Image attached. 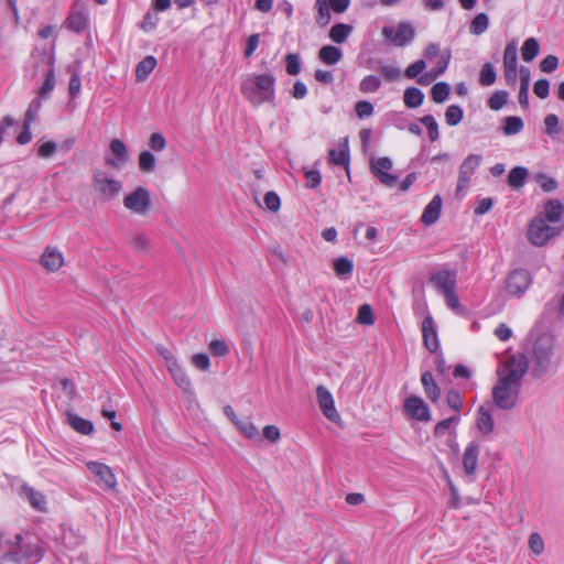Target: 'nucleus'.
Segmentation results:
<instances>
[{
  "instance_id": "obj_34",
  "label": "nucleus",
  "mask_w": 564,
  "mask_h": 564,
  "mask_svg": "<svg viewBox=\"0 0 564 564\" xmlns=\"http://www.w3.org/2000/svg\"><path fill=\"white\" fill-rule=\"evenodd\" d=\"M523 120L518 116H510L505 118V124L501 130L505 135H514L523 129Z\"/></svg>"
},
{
  "instance_id": "obj_26",
  "label": "nucleus",
  "mask_w": 564,
  "mask_h": 564,
  "mask_svg": "<svg viewBox=\"0 0 564 564\" xmlns=\"http://www.w3.org/2000/svg\"><path fill=\"white\" fill-rule=\"evenodd\" d=\"M64 262L62 253L56 249L47 248L41 258L42 265L48 271L58 270Z\"/></svg>"
},
{
  "instance_id": "obj_21",
  "label": "nucleus",
  "mask_w": 564,
  "mask_h": 564,
  "mask_svg": "<svg viewBox=\"0 0 564 564\" xmlns=\"http://www.w3.org/2000/svg\"><path fill=\"white\" fill-rule=\"evenodd\" d=\"M328 160L332 164L344 166L347 174L349 175V147L347 138L344 142L339 143L338 151L335 149H329L328 151Z\"/></svg>"
},
{
  "instance_id": "obj_17",
  "label": "nucleus",
  "mask_w": 564,
  "mask_h": 564,
  "mask_svg": "<svg viewBox=\"0 0 564 564\" xmlns=\"http://www.w3.org/2000/svg\"><path fill=\"white\" fill-rule=\"evenodd\" d=\"M422 334H423V344H424L425 348L430 352L436 354L440 348V343H438L434 321L431 315L425 316L422 322Z\"/></svg>"
},
{
  "instance_id": "obj_8",
  "label": "nucleus",
  "mask_w": 564,
  "mask_h": 564,
  "mask_svg": "<svg viewBox=\"0 0 564 564\" xmlns=\"http://www.w3.org/2000/svg\"><path fill=\"white\" fill-rule=\"evenodd\" d=\"M403 410L416 421L430 422L432 420L430 408L421 397H408L403 402Z\"/></svg>"
},
{
  "instance_id": "obj_44",
  "label": "nucleus",
  "mask_w": 564,
  "mask_h": 564,
  "mask_svg": "<svg viewBox=\"0 0 564 564\" xmlns=\"http://www.w3.org/2000/svg\"><path fill=\"white\" fill-rule=\"evenodd\" d=\"M376 68L387 82H394L401 77V69L399 67L384 65L382 61H378Z\"/></svg>"
},
{
  "instance_id": "obj_49",
  "label": "nucleus",
  "mask_w": 564,
  "mask_h": 564,
  "mask_svg": "<svg viewBox=\"0 0 564 564\" xmlns=\"http://www.w3.org/2000/svg\"><path fill=\"white\" fill-rule=\"evenodd\" d=\"M356 322L361 325H372L375 323V315L369 304L359 306Z\"/></svg>"
},
{
  "instance_id": "obj_13",
  "label": "nucleus",
  "mask_w": 564,
  "mask_h": 564,
  "mask_svg": "<svg viewBox=\"0 0 564 564\" xmlns=\"http://www.w3.org/2000/svg\"><path fill=\"white\" fill-rule=\"evenodd\" d=\"M86 466L88 470L98 479L100 486L106 489L116 488L117 480L109 466L98 462H88Z\"/></svg>"
},
{
  "instance_id": "obj_53",
  "label": "nucleus",
  "mask_w": 564,
  "mask_h": 564,
  "mask_svg": "<svg viewBox=\"0 0 564 564\" xmlns=\"http://www.w3.org/2000/svg\"><path fill=\"white\" fill-rule=\"evenodd\" d=\"M535 180L545 193L553 192L557 188L556 180L544 173L536 174Z\"/></svg>"
},
{
  "instance_id": "obj_64",
  "label": "nucleus",
  "mask_w": 564,
  "mask_h": 564,
  "mask_svg": "<svg viewBox=\"0 0 564 564\" xmlns=\"http://www.w3.org/2000/svg\"><path fill=\"white\" fill-rule=\"evenodd\" d=\"M558 66V58L555 55H547L540 62V68L543 73H553Z\"/></svg>"
},
{
  "instance_id": "obj_15",
  "label": "nucleus",
  "mask_w": 564,
  "mask_h": 564,
  "mask_svg": "<svg viewBox=\"0 0 564 564\" xmlns=\"http://www.w3.org/2000/svg\"><path fill=\"white\" fill-rule=\"evenodd\" d=\"M42 556V551L36 544H20L18 550L7 553V557L14 563L37 562Z\"/></svg>"
},
{
  "instance_id": "obj_58",
  "label": "nucleus",
  "mask_w": 564,
  "mask_h": 564,
  "mask_svg": "<svg viewBox=\"0 0 564 564\" xmlns=\"http://www.w3.org/2000/svg\"><path fill=\"white\" fill-rule=\"evenodd\" d=\"M425 67L426 64L424 59H417L405 68L404 75L405 77L413 79L417 77L425 69Z\"/></svg>"
},
{
  "instance_id": "obj_48",
  "label": "nucleus",
  "mask_w": 564,
  "mask_h": 564,
  "mask_svg": "<svg viewBox=\"0 0 564 564\" xmlns=\"http://www.w3.org/2000/svg\"><path fill=\"white\" fill-rule=\"evenodd\" d=\"M420 122L426 127V129L429 131V138L432 142L438 140V138H440L438 124L432 115L423 116L420 119Z\"/></svg>"
},
{
  "instance_id": "obj_60",
  "label": "nucleus",
  "mask_w": 564,
  "mask_h": 564,
  "mask_svg": "<svg viewBox=\"0 0 564 564\" xmlns=\"http://www.w3.org/2000/svg\"><path fill=\"white\" fill-rule=\"evenodd\" d=\"M355 111L360 119L370 117L373 113V105L368 100H359L355 105Z\"/></svg>"
},
{
  "instance_id": "obj_9",
  "label": "nucleus",
  "mask_w": 564,
  "mask_h": 564,
  "mask_svg": "<svg viewBox=\"0 0 564 564\" xmlns=\"http://www.w3.org/2000/svg\"><path fill=\"white\" fill-rule=\"evenodd\" d=\"M129 161V152L126 144L119 140L113 139L109 145V153L105 156L107 165L121 170Z\"/></svg>"
},
{
  "instance_id": "obj_19",
  "label": "nucleus",
  "mask_w": 564,
  "mask_h": 564,
  "mask_svg": "<svg viewBox=\"0 0 564 564\" xmlns=\"http://www.w3.org/2000/svg\"><path fill=\"white\" fill-rule=\"evenodd\" d=\"M480 445L476 441H471L465 448L463 454V467L467 476L474 477L477 470Z\"/></svg>"
},
{
  "instance_id": "obj_4",
  "label": "nucleus",
  "mask_w": 564,
  "mask_h": 564,
  "mask_svg": "<svg viewBox=\"0 0 564 564\" xmlns=\"http://www.w3.org/2000/svg\"><path fill=\"white\" fill-rule=\"evenodd\" d=\"M558 234L560 231L555 227L546 224V220L542 215H538L530 221L527 237L532 245L541 247Z\"/></svg>"
},
{
  "instance_id": "obj_35",
  "label": "nucleus",
  "mask_w": 564,
  "mask_h": 564,
  "mask_svg": "<svg viewBox=\"0 0 564 564\" xmlns=\"http://www.w3.org/2000/svg\"><path fill=\"white\" fill-rule=\"evenodd\" d=\"M56 85L55 73L52 67H50L45 74V80L43 85L39 88L37 94L39 98H48L54 90Z\"/></svg>"
},
{
  "instance_id": "obj_5",
  "label": "nucleus",
  "mask_w": 564,
  "mask_h": 564,
  "mask_svg": "<svg viewBox=\"0 0 564 564\" xmlns=\"http://www.w3.org/2000/svg\"><path fill=\"white\" fill-rule=\"evenodd\" d=\"M532 283L531 273L522 268L512 270L506 279V290L509 295L521 297Z\"/></svg>"
},
{
  "instance_id": "obj_3",
  "label": "nucleus",
  "mask_w": 564,
  "mask_h": 564,
  "mask_svg": "<svg viewBox=\"0 0 564 564\" xmlns=\"http://www.w3.org/2000/svg\"><path fill=\"white\" fill-rule=\"evenodd\" d=\"M240 90L252 106L258 107L264 102L274 104L275 76L271 72L249 75L241 82Z\"/></svg>"
},
{
  "instance_id": "obj_41",
  "label": "nucleus",
  "mask_w": 564,
  "mask_h": 564,
  "mask_svg": "<svg viewBox=\"0 0 564 564\" xmlns=\"http://www.w3.org/2000/svg\"><path fill=\"white\" fill-rule=\"evenodd\" d=\"M497 79L495 67L491 63L487 62L481 66L479 74V84L481 86H491Z\"/></svg>"
},
{
  "instance_id": "obj_14",
  "label": "nucleus",
  "mask_w": 564,
  "mask_h": 564,
  "mask_svg": "<svg viewBox=\"0 0 564 564\" xmlns=\"http://www.w3.org/2000/svg\"><path fill=\"white\" fill-rule=\"evenodd\" d=\"M93 181L95 189L106 197L116 196L122 188L120 182L108 178L101 171H95Z\"/></svg>"
},
{
  "instance_id": "obj_16",
  "label": "nucleus",
  "mask_w": 564,
  "mask_h": 564,
  "mask_svg": "<svg viewBox=\"0 0 564 564\" xmlns=\"http://www.w3.org/2000/svg\"><path fill=\"white\" fill-rule=\"evenodd\" d=\"M318 405L323 414L332 422L339 420V414L335 409V403L332 393L324 386H318L316 389Z\"/></svg>"
},
{
  "instance_id": "obj_25",
  "label": "nucleus",
  "mask_w": 564,
  "mask_h": 564,
  "mask_svg": "<svg viewBox=\"0 0 564 564\" xmlns=\"http://www.w3.org/2000/svg\"><path fill=\"white\" fill-rule=\"evenodd\" d=\"M176 386L184 392H188L192 389V383L184 369L177 361L171 362L167 368Z\"/></svg>"
},
{
  "instance_id": "obj_61",
  "label": "nucleus",
  "mask_w": 564,
  "mask_h": 564,
  "mask_svg": "<svg viewBox=\"0 0 564 564\" xmlns=\"http://www.w3.org/2000/svg\"><path fill=\"white\" fill-rule=\"evenodd\" d=\"M451 51L445 50L441 53L440 59L437 62V65L433 68L434 73L440 77L442 74L445 73V70L448 67L449 61H451Z\"/></svg>"
},
{
  "instance_id": "obj_57",
  "label": "nucleus",
  "mask_w": 564,
  "mask_h": 564,
  "mask_svg": "<svg viewBox=\"0 0 564 564\" xmlns=\"http://www.w3.org/2000/svg\"><path fill=\"white\" fill-rule=\"evenodd\" d=\"M529 547L535 554L540 555L544 551V542L538 532H533L529 536Z\"/></svg>"
},
{
  "instance_id": "obj_46",
  "label": "nucleus",
  "mask_w": 564,
  "mask_h": 564,
  "mask_svg": "<svg viewBox=\"0 0 564 564\" xmlns=\"http://www.w3.org/2000/svg\"><path fill=\"white\" fill-rule=\"evenodd\" d=\"M302 63L300 55L296 53H289L285 56V72L291 76H295L301 73Z\"/></svg>"
},
{
  "instance_id": "obj_56",
  "label": "nucleus",
  "mask_w": 564,
  "mask_h": 564,
  "mask_svg": "<svg viewBox=\"0 0 564 564\" xmlns=\"http://www.w3.org/2000/svg\"><path fill=\"white\" fill-rule=\"evenodd\" d=\"M303 171H304V176L307 181V183H306L307 188H316L321 185L322 175L318 170L303 169Z\"/></svg>"
},
{
  "instance_id": "obj_30",
  "label": "nucleus",
  "mask_w": 564,
  "mask_h": 564,
  "mask_svg": "<svg viewBox=\"0 0 564 564\" xmlns=\"http://www.w3.org/2000/svg\"><path fill=\"white\" fill-rule=\"evenodd\" d=\"M333 268L339 279L346 280L352 273L354 263L348 257L343 256L334 260Z\"/></svg>"
},
{
  "instance_id": "obj_37",
  "label": "nucleus",
  "mask_w": 564,
  "mask_h": 564,
  "mask_svg": "<svg viewBox=\"0 0 564 564\" xmlns=\"http://www.w3.org/2000/svg\"><path fill=\"white\" fill-rule=\"evenodd\" d=\"M451 94V86L446 82H438L434 84L431 89L432 99L437 102H444Z\"/></svg>"
},
{
  "instance_id": "obj_38",
  "label": "nucleus",
  "mask_w": 564,
  "mask_h": 564,
  "mask_svg": "<svg viewBox=\"0 0 564 564\" xmlns=\"http://www.w3.org/2000/svg\"><path fill=\"white\" fill-rule=\"evenodd\" d=\"M488 15L484 12L478 13L470 22L469 32L474 35H480L488 29Z\"/></svg>"
},
{
  "instance_id": "obj_24",
  "label": "nucleus",
  "mask_w": 564,
  "mask_h": 564,
  "mask_svg": "<svg viewBox=\"0 0 564 564\" xmlns=\"http://www.w3.org/2000/svg\"><path fill=\"white\" fill-rule=\"evenodd\" d=\"M476 426L484 435H489L494 432L495 422L492 415L484 405L477 409Z\"/></svg>"
},
{
  "instance_id": "obj_22",
  "label": "nucleus",
  "mask_w": 564,
  "mask_h": 564,
  "mask_svg": "<svg viewBox=\"0 0 564 564\" xmlns=\"http://www.w3.org/2000/svg\"><path fill=\"white\" fill-rule=\"evenodd\" d=\"M421 382L424 389V393L426 398L432 403H437L442 395L441 387L435 381L433 373L430 370H426L421 376Z\"/></svg>"
},
{
  "instance_id": "obj_54",
  "label": "nucleus",
  "mask_w": 564,
  "mask_h": 564,
  "mask_svg": "<svg viewBox=\"0 0 564 564\" xmlns=\"http://www.w3.org/2000/svg\"><path fill=\"white\" fill-rule=\"evenodd\" d=\"M41 107H42L41 98H39V97L34 98L30 102L29 108L25 111L24 122H28V124H32L37 117V113H39Z\"/></svg>"
},
{
  "instance_id": "obj_29",
  "label": "nucleus",
  "mask_w": 564,
  "mask_h": 564,
  "mask_svg": "<svg viewBox=\"0 0 564 564\" xmlns=\"http://www.w3.org/2000/svg\"><path fill=\"white\" fill-rule=\"evenodd\" d=\"M529 175V171L527 167L523 166H516L510 170L507 182L510 187L513 189H519L523 187L525 184L527 177Z\"/></svg>"
},
{
  "instance_id": "obj_6",
  "label": "nucleus",
  "mask_w": 564,
  "mask_h": 564,
  "mask_svg": "<svg viewBox=\"0 0 564 564\" xmlns=\"http://www.w3.org/2000/svg\"><path fill=\"white\" fill-rule=\"evenodd\" d=\"M392 166L393 163L389 156H380L370 161V171L372 175L387 187H393L399 180L397 175L389 173Z\"/></svg>"
},
{
  "instance_id": "obj_62",
  "label": "nucleus",
  "mask_w": 564,
  "mask_h": 564,
  "mask_svg": "<svg viewBox=\"0 0 564 564\" xmlns=\"http://www.w3.org/2000/svg\"><path fill=\"white\" fill-rule=\"evenodd\" d=\"M533 93L541 99H545L550 94V82L541 78L534 83Z\"/></svg>"
},
{
  "instance_id": "obj_10",
  "label": "nucleus",
  "mask_w": 564,
  "mask_h": 564,
  "mask_svg": "<svg viewBox=\"0 0 564 564\" xmlns=\"http://www.w3.org/2000/svg\"><path fill=\"white\" fill-rule=\"evenodd\" d=\"M482 156L480 154H469L459 166L458 181L456 186L457 194L470 182L475 170L480 165Z\"/></svg>"
},
{
  "instance_id": "obj_33",
  "label": "nucleus",
  "mask_w": 564,
  "mask_h": 564,
  "mask_svg": "<svg viewBox=\"0 0 564 564\" xmlns=\"http://www.w3.org/2000/svg\"><path fill=\"white\" fill-rule=\"evenodd\" d=\"M69 425L78 433L88 435L93 432L94 425L90 421L78 416L77 414L68 415Z\"/></svg>"
},
{
  "instance_id": "obj_28",
  "label": "nucleus",
  "mask_w": 564,
  "mask_h": 564,
  "mask_svg": "<svg viewBox=\"0 0 564 564\" xmlns=\"http://www.w3.org/2000/svg\"><path fill=\"white\" fill-rule=\"evenodd\" d=\"M318 58L326 65H335L343 58V52L334 45H324L318 51Z\"/></svg>"
},
{
  "instance_id": "obj_32",
  "label": "nucleus",
  "mask_w": 564,
  "mask_h": 564,
  "mask_svg": "<svg viewBox=\"0 0 564 564\" xmlns=\"http://www.w3.org/2000/svg\"><path fill=\"white\" fill-rule=\"evenodd\" d=\"M423 100H424V94L421 89H419L416 87H408L404 90L403 101L408 108H410V109L417 108L422 105Z\"/></svg>"
},
{
  "instance_id": "obj_11",
  "label": "nucleus",
  "mask_w": 564,
  "mask_h": 564,
  "mask_svg": "<svg viewBox=\"0 0 564 564\" xmlns=\"http://www.w3.org/2000/svg\"><path fill=\"white\" fill-rule=\"evenodd\" d=\"M517 43L511 41L507 44L503 53L505 78L508 85H514L517 80Z\"/></svg>"
},
{
  "instance_id": "obj_20",
  "label": "nucleus",
  "mask_w": 564,
  "mask_h": 564,
  "mask_svg": "<svg viewBox=\"0 0 564 564\" xmlns=\"http://www.w3.org/2000/svg\"><path fill=\"white\" fill-rule=\"evenodd\" d=\"M21 497L26 499L29 503L36 511L45 512L46 511V497L43 492L35 490L33 487L29 485H23L21 487Z\"/></svg>"
},
{
  "instance_id": "obj_1",
  "label": "nucleus",
  "mask_w": 564,
  "mask_h": 564,
  "mask_svg": "<svg viewBox=\"0 0 564 564\" xmlns=\"http://www.w3.org/2000/svg\"><path fill=\"white\" fill-rule=\"evenodd\" d=\"M507 373L499 375L492 388L495 404L501 410H511L516 406L521 389V380L528 371V357L524 354L513 356L506 366Z\"/></svg>"
},
{
  "instance_id": "obj_42",
  "label": "nucleus",
  "mask_w": 564,
  "mask_h": 564,
  "mask_svg": "<svg viewBox=\"0 0 564 564\" xmlns=\"http://www.w3.org/2000/svg\"><path fill=\"white\" fill-rule=\"evenodd\" d=\"M464 118V110L458 105H451L445 111L446 123L451 127L457 126Z\"/></svg>"
},
{
  "instance_id": "obj_40",
  "label": "nucleus",
  "mask_w": 564,
  "mask_h": 564,
  "mask_svg": "<svg viewBox=\"0 0 564 564\" xmlns=\"http://www.w3.org/2000/svg\"><path fill=\"white\" fill-rule=\"evenodd\" d=\"M380 87L381 80L375 75H367L359 83V90L364 94L377 93Z\"/></svg>"
},
{
  "instance_id": "obj_23",
  "label": "nucleus",
  "mask_w": 564,
  "mask_h": 564,
  "mask_svg": "<svg viewBox=\"0 0 564 564\" xmlns=\"http://www.w3.org/2000/svg\"><path fill=\"white\" fill-rule=\"evenodd\" d=\"M442 210V197L441 195H435L432 200L425 206L423 214L421 216V221L431 226L437 221L440 218Z\"/></svg>"
},
{
  "instance_id": "obj_47",
  "label": "nucleus",
  "mask_w": 564,
  "mask_h": 564,
  "mask_svg": "<svg viewBox=\"0 0 564 564\" xmlns=\"http://www.w3.org/2000/svg\"><path fill=\"white\" fill-rule=\"evenodd\" d=\"M509 94L506 90L495 91L488 99V107L492 110H500L508 101Z\"/></svg>"
},
{
  "instance_id": "obj_45",
  "label": "nucleus",
  "mask_w": 564,
  "mask_h": 564,
  "mask_svg": "<svg viewBox=\"0 0 564 564\" xmlns=\"http://www.w3.org/2000/svg\"><path fill=\"white\" fill-rule=\"evenodd\" d=\"M446 404L447 406L455 412V414H460L463 408V399L456 389H449L446 392Z\"/></svg>"
},
{
  "instance_id": "obj_52",
  "label": "nucleus",
  "mask_w": 564,
  "mask_h": 564,
  "mask_svg": "<svg viewBox=\"0 0 564 564\" xmlns=\"http://www.w3.org/2000/svg\"><path fill=\"white\" fill-rule=\"evenodd\" d=\"M315 8L317 10V14L315 18L316 23L319 26H326L330 21V12L328 3H315Z\"/></svg>"
},
{
  "instance_id": "obj_36",
  "label": "nucleus",
  "mask_w": 564,
  "mask_h": 564,
  "mask_svg": "<svg viewBox=\"0 0 564 564\" xmlns=\"http://www.w3.org/2000/svg\"><path fill=\"white\" fill-rule=\"evenodd\" d=\"M539 42L534 37L527 39L521 47L522 58L525 62H532L539 54Z\"/></svg>"
},
{
  "instance_id": "obj_2",
  "label": "nucleus",
  "mask_w": 564,
  "mask_h": 564,
  "mask_svg": "<svg viewBox=\"0 0 564 564\" xmlns=\"http://www.w3.org/2000/svg\"><path fill=\"white\" fill-rule=\"evenodd\" d=\"M554 336L550 333H543L534 340L528 367H531V377L541 379L544 376L555 372L560 359L554 352Z\"/></svg>"
},
{
  "instance_id": "obj_63",
  "label": "nucleus",
  "mask_w": 564,
  "mask_h": 564,
  "mask_svg": "<svg viewBox=\"0 0 564 564\" xmlns=\"http://www.w3.org/2000/svg\"><path fill=\"white\" fill-rule=\"evenodd\" d=\"M149 147L151 150L160 152L165 149L166 140L160 132L152 133L149 140Z\"/></svg>"
},
{
  "instance_id": "obj_12",
  "label": "nucleus",
  "mask_w": 564,
  "mask_h": 564,
  "mask_svg": "<svg viewBox=\"0 0 564 564\" xmlns=\"http://www.w3.org/2000/svg\"><path fill=\"white\" fill-rule=\"evenodd\" d=\"M88 25V13L84 3L78 0L74 2L69 15L66 20V28L73 32L80 33Z\"/></svg>"
},
{
  "instance_id": "obj_50",
  "label": "nucleus",
  "mask_w": 564,
  "mask_h": 564,
  "mask_svg": "<svg viewBox=\"0 0 564 564\" xmlns=\"http://www.w3.org/2000/svg\"><path fill=\"white\" fill-rule=\"evenodd\" d=\"M124 206L135 213H141V186L137 187L131 195L124 198Z\"/></svg>"
},
{
  "instance_id": "obj_51",
  "label": "nucleus",
  "mask_w": 564,
  "mask_h": 564,
  "mask_svg": "<svg viewBox=\"0 0 564 564\" xmlns=\"http://www.w3.org/2000/svg\"><path fill=\"white\" fill-rule=\"evenodd\" d=\"M209 351L215 357H225L229 352V346L224 339H214L208 345Z\"/></svg>"
},
{
  "instance_id": "obj_59",
  "label": "nucleus",
  "mask_w": 564,
  "mask_h": 564,
  "mask_svg": "<svg viewBox=\"0 0 564 564\" xmlns=\"http://www.w3.org/2000/svg\"><path fill=\"white\" fill-rule=\"evenodd\" d=\"M57 151V143L54 141H46L37 149V155L42 159H51Z\"/></svg>"
},
{
  "instance_id": "obj_27",
  "label": "nucleus",
  "mask_w": 564,
  "mask_h": 564,
  "mask_svg": "<svg viewBox=\"0 0 564 564\" xmlns=\"http://www.w3.org/2000/svg\"><path fill=\"white\" fill-rule=\"evenodd\" d=\"M564 214V205L558 199H550L544 206V214L542 217L546 221L557 223L562 219Z\"/></svg>"
},
{
  "instance_id": "obj_31",
  "label": "nucleus",
  "mask_w": 564,
  "mask_h": 564,
  "mask_svg": "<svg viewBox=\"0 0 564 564\" xmlns=\"http://www.w3.org/2000/svg\"><path fill=\"white\" fill-rule=\"evenodd\" d=\"M352 32V25L345 23H336L329 31V39L337 44H343L347 41Z\"/></svg>"
},
{
  "instance_id": "obj_18",
  "label": "nucleus",
  "mask_w": 564,
  "mask_h": 564,
  "mask_svg": "<svg viewBox=\"0 0 564 564\" xmlns=\"http://www.w3.org/2000/svg\"><path fill=\"white\" fill-rule=\"evenodd\" d=\"M431 282L436 290L441 293L455 291L456 289V272L449 270H440L432 274Z\"/></svg>"
},
{
  "instance_id": "obj_7",
  "label": "nucleus",
  "mask_w": 564,
  "mask_h": 564,
  "mask_svg": "<svg viewBox=\"0 0 564 564\" xmlns=\"http://www.w3.org/2000/svg\"><path fill=\"white\" fill-rule=\"evenodd\" d=\"M382 34L395 46H405L414 40L415 29L410 22H400L395 32L392 28L384 26L382 29Z\"/></svg>"
},
{
  "instance_id": "obj_43",
  "label": "nucleus",
  "mask_w": 564,
  "mask_h": 564,
  "mask_svg": "<svg viewBox=\"0 0 564 564\" xmlns=\"http://www.w3.org/2000/svg\"><path fill=\"white\" fill-rule=\"evenodd\" d=\"M235 425L240 431V433L243 434L247 438L253 440V438L259 437L258 429L254 426V424L249 419H245V420L239 419V420H237Z\"/></svg>"
},
{
  "instance_id": "obj_55",
  "label": "nucleus",
  "mask_w": 564,
  "mask_h": 564,
  "mask_svg": "<svg viewBox=\"0 0 564 564\" xmlns=\"http://www.w3.org/2000/svg\"><path fill=\"white\" fill-rule=\"evenodd\" d=\"M263 202L265 207L272 213H276L281 207V199L273 191L265 193Z\"/></svg>"
},
{
  "instance_id": "obj_39",
  "label": "nucleus",
  "mask_w": 564,
  "mask_h": 564,
  "mask_svg": "<svg viewBox=\"0 0 564 564\" xmlns=\"http://www.w3.org/2000/svg\"><path fill=\"white\" fill-rule=\"evenodd\" d=\"M460 422V414H454L447 419L440 421L433 430L435 437L443 436L453 425H457Z\"/></svg>"
}]
</instances>
